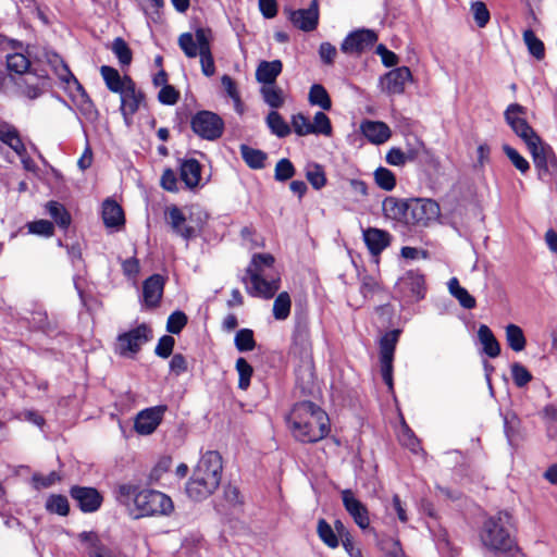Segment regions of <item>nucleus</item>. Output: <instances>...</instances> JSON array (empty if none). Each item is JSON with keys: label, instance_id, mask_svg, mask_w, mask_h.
Wrapping results in <instances>:
<instances>
[{"label": "nucleus", "instance_id": "f257e3e1", "mask_svg": "<svg viewBox=\"0 0 557 557\" xmlns=\"http://www.w3.org/2000/svg\"><path fill=\"white\" fill-rule=\"evenodd\" d=\"M294 437L305 444L317 443L325 438L330 431V418L317 404L304 400L296 403L288 417Z\"/></svg>", "mask_w": 557, "mask_h": 557}, {"label": "nucleus", "instance_id": "f03ea898", "mask_svg": "<svg viewBox=\"0 0 557 557\" xmlns=\"http://www.w3.org/2000/svg\"><path fill=\"white\" fill-rule=\"evenodd\" d=\"M222 470L221 455L215 450L206 451L186 483L188 497L195 502H200L212 495L221 483Z\"/></svg>", "mask_w": 557, "mask_h": 557}, {"label": "nucleus", "instance_id": "7ed1b4c3", "mask_svg": "<svg viewBox=\"0 0 557 557\" xmlns=\"http://www.w3.org/2000/svg\"><path fill=\"white\" fill-rule=\"evenodd\" d=\"M133 498L136 518L149 516H168L173 509L172 499L162 492L154 490H139L137 485L122 484L117 488V499L122 504H128Z\"/></svg>", "mask_w": 557, "mask_h": 557}, {"label": "nucleus", "instance_id": "20e7f679", "mask_svg": "<svg viewBox=\"0 0 557 557\" xmlns=\"http://www.w3.org/2000/svg\"><path fill=\"white\" fill-rule=\"evenodd\" d=\"M51 88L49 76L45 71L30 70L22 75H7L0 70V91L36 100Z\"/></svg>", "mask_w": 557, "mask_h": 557}, {"label": "nucleus", "instance_id": "39448f33", "mask_svg": "<svg viewBox=\"0 0 557 557\" xmlns=\"http://www.w3.org/2000/svg\"><path fill=\"white\" fill-rule=\"evenodd\" d=\"M274 257L270 253H255L246 269L243 283L246 292L252 297L271 299L280 289V278H267L265 269L272 268Z\"/></svg>", "mask_w": 557, "mask_h": 557}, {"label": "nucleus", "instance_id": "423d86ee", "mask_svg": "<svg viewBox=\"0 0 557 557\" xmlns=\"http://www.w3.org/2000/svg\"><path fill=\"white\" fill-rule=\"evenodd\" d=\"M510 520L511 516L507 511H498L488 517L480 530V540L483 546L492 552L503 554L512 550L517 544L507 529Z\"/></svg>", "mask_w": 557, "mask_h": 557}, {"label": "nucleus", "instance_id": "0eeeda50", "mask_svg": "<svg viewBox=\"0 0 557 557\" xmlns=\"http://www.w3.org/2000/svg\"><path fill=\"white\" fill-rule=\"evenodd\" d=\"M152 338V330L141 323L135 329L123 332L117 335L114 351L121 357H135L141 349V346Z\"/></svg>", "mask_w": 557, "mask_h": 557}, {"label": "nucleus", "instance_id": "6e6552de", "mask_svg": "<svg viewBox=\"0 0 557 557\" xmlns=\"http://www.w3.org/2000/svg\"><path fill=\"white\" fill-rule=\"evenodd\" d=\"M426 284L424 274L417 270L407 271L398 278L395 294L406 304H413L425 297Z\"/></svg>", "mask_w": 557, "mask_h": 557}, {"label": "nucleus", "instance_id": "1a4fd4ad", "mask_svg": "<svg viewBox=\"0 0 557 557\" xmlns=\"http://www.w3.org/2000/svg\"><path fill=\"white\" fill-rule=\"evenodd\" d=\"M290 352L300 359H308L312 354L310 320L307 313L295 314V325L292 334Z\"/></svg>", "mask_w": 557, "mask_h": 557}, {"label": "nucleus", "instance_id": "9d476101", "mask_svg": "<svg viewBox=\"0 0 557 557\" xmlns=\"http://www.w3.org/2000/svg\"><path fill=\"white\" fill-rule=\"evenodd\" d=\"M190 126L200 138L215 140L223 134L224 121L216 113L202 110L193 115Z\"/></svg>", "mask_w": 557, "mask_h": 557}, {"label": "nucleus", "instance_id": "9b49d317", "mask_svg": "<svg viewBox=\"0 0 557 557\" xmlns=\"http://www.w3.org/2000/svg\"><path fill=\"white\" fill-rule=\"evenodd\" d=\"M408 226L426 227L441 215L440 205L432 199L410 198Z\"/></svg>", "mask_w": 557, "mask_h": 557}, {"label": "nucleus", "instance_id": "f8f14e48", "mask_svg": "<svg viewBox=\"0 0 557 557\" xmlns=\"http://www.w3.org/2000/svg\"><path fill=\"white\" fill-rule=\"evenodd\" d=\"M400 333V330L395 329L386 332L380 339L381 374L389 389H393V361Z\"/></svg>", "mask_w": 557, "mask_h": 557}, {"label": "nucleus", "instance_id": "ddd939ff", "mask_svg": "<svg viewBox=\"0 0 557 557\" xmlns=\"http://www.w3.org/2000/svg\"><path fill=\"white\" fill-rule=\"evenodd\" d=\"M524 112V108L518 103L510 104L505 111V119L512 131L519 136L528 147L531 143L540 144V136L529 125L525 119L519 116Z\"/></svg>", "mask_w": 557, "mask_h": 557}, {"label": "nucleus", "instance_id": "4468645a", "mask_svg": "<svg viewBox=\"0 0 557 557\" xmlns=\"http://www.w3.org/2000/svg\"><path fill=\"white\" fill-rule=\"evenodd\" d=\"M165 218L172 232L187 243L195 239L201 232V228L193 225L191 219L188 220L182 209L175 205L166 208Z\"/></svg>", "mask_w": 557, "mask_h": 557}, {"label": "nucleus", "instance_id": "2eb2a0df", "mask_svg": "<svg viewBox=\"0 0 557 557\" xmlns=\"http://www.w3.org/2000/svg\"><path fill=\"white\" fill-rule=\"evenodd\" d=\"M377 40V35L371 29H357L350 32L341 45L342 52L351 55H360L370 49Z\"/></svg>", "mask_w": 557, "mask_h": 557}, {"label": "nucleus", "instance_id": "dca6fc26", "mask_svg": "<svg viewBox=\"0 0 557 557\" xmlns=\"http://www.w3.org/2000/svg\"><path fill=\"white\" fill-rule=\"evenodd\" d=\"M343 506L354 522L361 529L367 530L370 527V512L368 507L356 497L350 488L341 492Z\"/></svg>", "mask_w": 557, "mask_h": 557}, {"label": "nucleus", "instance_id": "f3484780", "mask_svg": "<svg viewBox=\"0 0 557 557\" xmlns=\"http://www.w3.org/2000/svg\"><path fill=\"white\" fill-rule=\"evenodd\" d=\"M126 86L119 92L121 98L120 111L127 122L145 101V94L136 87L131 76H126Z\"/></svg>", "mask_w": 557, "mask_h": 557}, {"label": "nucleus", "instance_id": "a211bd4d", "mask_svg": "<svg viewBox=\"0 0 557 557\" xmlns=\"http://www.w3.org/2000/svg\"><path fill=\"white\" fill-rule=\"evenodd\" d=\"M168 407L159 405L139 411L135 418L134 429L140 435H150L162 422Z\"/></svg>", "mask_w": 557, "mask_h": 557}, {"label": "nucleus", "instance_id": "6ab92c4d", "mask_svg": "<svg viewBox=\"0 0 557 557\" xmlns=\"http://www.w3.org/2000/svg\"><path fill=\"white\" fill-rule=\"evenodd\" d=\"M71 497L85 513L97 511L103 502L100 492L95 487L74 485L70 488Z\"/></svg>", "mask_w": 557, "mask_h": 557}, {"label": "nucleus", "instance_id": "aec40b11", "mask_svg": "<svg viewBox=\"0 0 557 557\" xmlns=\"http://www.w3.org/2000/svg\"><path fill=\"white\" fill-rule=\"evenodd\" d=\"M199 44V57L202 74L211 77L215 73L214 59L211 51L212 30L210 28L198 27L195 30Z\"/></svg>", "mask_w": 557, "mask_h": 557}, {"label": "nucleus", "instance_id": "412c9836", "mask_svg": "<svg viewBox=\"0 0 557 557\" xmlns=\"http://www.w3.org/2000/svg\"><path fill=\"white\" fill-rule=\"evenodd\" d=\"M412 73L408 66H399L391 70L380 82L382 88L389 95H401L405 92L407 83L412 82Z\"/></svg>", "mask_w": 557, "mask_h": 557}, {"label": "nucleus", "instance_id": "4be33fe9", "mask_svg": "<svg viewBox=\"0 0 557 557\" xmlns=\"http://www.w3.org/2000/svg\"><path fill=\"white\" fill-rule=\"evenodd\" d=\"M288 20L302 32H312L319 24V1L312 0L309 8L289 10Z\"/></svg>", "mask_w": 557, "mask_h": 557}, {"label": "nucleus", "instance_id": "5701e85b", "mask_svg": "<svg viewBox=\"0 0 557 557\" xmlns=\"http://www.w3.org/2000/svg\"><path fill=\"white\" fill-rule=\"evenodd\" d=\"M530 153L532 156L535 169L537 171V176L541 181L547 182L555 169V163L549 161L550 149L545 147L540 140V144L531 143V146L528 147Z\"/></svg>", "mask_w": 557, "mask_h": 557}, {"label": "nucleus", "instance_id": "b1692460", "mask_svg": "<svg viewBox=\"0 0 557 557\" xmlns=\"http://www.w3.org/2000/svg\"><path fill=\"white\" fill-rule=\"evenodd\" d=\"M409 199L387 196L382 202V211L385 219L401 223L408 226L409 219Z\"/></svg>", "mask_w": 557, "mask_h": 557}, {"label": "nucleus", "instance_id": "393cba45", "mask_svg": "<svg viewBox=\"0 0 557 557\" xmlns=\"http://www.w3.org/2000/svg\"><path fill=\"white\" fill-rule=\"evenodd\" d=\"M165 285V278L160 274H152L143 283V301L147 308L159 307Z\"/></svg>", "mask_w": 557, "mask_h": 557}, {"label": "nucleus", "instance_id": "a878e982", "mask_svg": "<svg viewBox=\"0 0 557 557\" xmlns=\"http://www.w3.org/2000/svg\"><path fill=\"white\" fill-rule=\"evenodd\" d=\"M88 557H119L115 555L94 531H84L78 534Z\"/></svg>", "mask_w": 557, "mask_h": 557}, {"label": "nucleus", "instance_id": "bb28decb", "mask_svg": "<svg viewBox=\"0 0 557 557\" xmlns=\"http://www.w3.org/2000/svg\"><path fill=\"white\" fill-rule=\"evenodd\" d=\"M391 234L387 231L369 227L363 231V240L372 256H379L391 244Z\"/></svg>", "mask_w": 557, "mask_h": 557}, {"label": "nucleus", "instance_id": "cd10ccee", "mask_svg": "<svg viewBox=\"0 0 557 557\" xmlns=\"http://www.w3.org/2000/svg\"><path fill=\"white\" fill-rule=\"evenodd\" d=\"M202 166L194 158L180 160V178L188 189L199 186Z\"/></svg>", "mask_w": 557, "mask_h": 557}, {"label": "nucleus", "instance_id": "c85d7f7f", "mask_svg": "<svg viewBox=\"0 0 557 557\" xmlns=\"http://www.w3.org/2000/svg\"><path fill=\"white\" fill-rule=\"evenodd\" d=\"M360 129L364 137L374 145H382L392 136L389 126L380 121H364L361 123Z\"/></svg>", "mask_w": 557, "mask_h": 557}, {"label": "nucleus", "instance_id": "c756f323", "mask_svg": "<svg viewBox=\"0 0 557 557\" xmlns=\"http://www.w3.org/2000/svg\"><path fill=\"white\" fill-rule=\"evenodd\" d=\"M244 497L237 486L228 484L223 490L222 499L215 503V509L220 513L227 515L234 510H240Z\"/></svg>", "mask_w": 557, "mask_h": 557}, {"label": "nucleus", "instance_id": "7c9ffc66", "mask_svg": "<svg viewBox=\"0 0 557 557\" xmlns=\"http://www.w3.org/2000/svg\"><path fill=\"white\" fill-rule=\"evenodd\" d=\"M102 220L110 228L123 226L125 216L122 207L113 199H106L102 203Z\"/></svg>", "mask_w": 557, "mask_h": 557}, {"label": "nucleus", "instance_id": "2f4dec72", "mask_svg": "<svg viewBox=\"0 0 557 557\" xmlns=\"http://www.w3.org/2000/svg\"><path fill=\"white\" fill-rule=\"evenodd\" d=\"M282 70L283 63L281 60L261 61L256 70V79L262 85L275 84Z\"/></svg>", "mask_w": 557, "mask_h": 557}, {"label": "nucleus", "instance_id": "473e14b6", "mask_svg": "<svg viewBox=\"0 0 557 557\" xmlns=\"http://www.w3.org/2000/svg\"><path fill=\"white\" fill-rule=\"evenodd\" d=\"M53 67L54 73L58 75V77L66 83L70 84L71 82L76 85V88L79 92V100L78 102H85L87 99H90L89 95L86 92L82 84L77 81V78L73 75L67 64L60 59L58 55H54Z\"/></svg>", "mask_w": 557, "mask_h": 557}, {"label": "nucleus", "instance_id": "72a5a7b5", "mask_svg": "<svg viewBox=\"0 0 557 557\" xmlns=\"http://www.w3.org/2000/svg\"><path fill=\"white\" fill-rule=\"evenodd\" d=\"M478 337L482 345L483 354L490 358H496L500 355V345L487 325H480L478 330Z\"/></svg>", "mask_w": 557, "mask_h": 557}, {"label": "nucleus", "instance_id": "f704fd0d", "mask_svg": "<svg viewBox=\"0 0 557 557\" xmlns=\"http://www.w3.org/2000/svg\"><path fill=\"white\" fill-rule=\"evenodd\" d=\"M100 73L110 91L119 94L126 86L125 82L127 75L122 77L116 69L109 65H102L100 67Z\"/></svg>", "mask_w": 557, "mask_h": 557}, {"label": "nucleus", "instance_id": "c9c22d12", "mask_svg": "<svg viewBox=\"0 0 557 557\" xmlns=\"http://www.w3.org/2000/svg\"><path fill=\"white\" fill-rule=\"evenodd\" d=\"M7 75H22L30 71L29 59L21 52H13L7 54Z\"/></svg>", "mask_w": 557, "mask_h": 557}, {"label": "nucleus", "instance_id": "e433bc0d", "mask_svg": "<svg viewBox=\"0 0 557 557\" xmlns=\"http://www.w3.org/2000/svg\"><path fill=\"white\" fill-rule=\"evenodd\" d=\"M447 285L449 293L459 301L461 307L465 309L475 308V298L465 287L460 286L457 277H451Z\"/></svg>", "mask_w": 557, "mask_h": 557}, {"label": "nucleus", "instance_id": "4c0bfd02", "mask_svg": "<svg viewBox=\"0 0 557 557\" xmlns=\"http://www.w3.org/2000/svg\"><path fill=\"white\" fill-rule=\"evenodd\" d=\"M308 101L311 106L320 107L322 110L329 111L332 108L331 97L321 84H313L310 87Z\"/></svg>", "mask_w": 557, "mask_h": 557}, {"label": "nucleus", "instance_id": "58836bf2", "mask_svg": "<svg viewBox=\"0 0 557 557\" xmlns=\"http://www.w3.org/2000/svg\"><path fill=\"white\" fill-rule=\"evenodd\" d=\"M240 154L250 169L259 170L265 166L267 153L262 150L242 145Z\"/></svg>", "mask_w": 557, "mask_h": 557}, {"label": "nucleus", "instance_id": "ea45409f", "mask_svg": "<svg viewBox=\"0 0 557 557\" xmlns=\"http://www.w3.org/2000/svg\"><path fill=\"white\" fill-rule=\"evenodd\" d=\"M267 125L271 133L278 138L287 137L292 133V128L283 116L275 110L271 111L267 119Z\"/></svg>", "mask_w": 557, "mask_h": 557}, {"label": "nucleus", "instance_id": "a19ab883", "mask_svg": "<svg viewBox=\"0 0 557 557\" xmlns=\"http://www.w3.org/2000/svg\"><path fill=\"white\" fill-rule=\"evenodd\" d=\"M46 210L61 228H67L70 226L71 214L62 203L51 200L47 202Z\"/></svg>", "mask_w": 557, "mask_h": 557}, {"label": "nucleus", "instance_id": "79ce46f5", "mask_svg": "<svg viewBox=\"0 0 557 557\" xmlns=\"http://www.w3.org/2000/svg\"><path fill=\"white\" fill-rule=\"evenodd\" d=\"M260 92L263 101L272 109H278L284 104L283 90L276 84L262 85Z\"/></svg>", "mask_w": 557, "mask_h": 557}, {"label": "nucleus", "instance_id": "37998d69", "mask_svg": "<svg viewBox=\"0 0 557 557\" xmlns=\"http://www.w3.org/2000/svg\"><path fill=\"white\" fill-rule=\"evenodd\" d=\"M506 341L513 351H522L525 348L527 341L523 331L516 324L506 326Z\"/></svg>", "mask_w": 557, "mask_h": 557}, {"label": "nucleus", "instance_id": "c03bdc74", "mask_svg": "<svg viewBox=\"0 0 557 557\" xmlns=\"http://www.w3.org/2000/svg\"><path fill=\"white\" fill-rule=\"evenodd\" d=\"M292 300L287 292L280 293L273 302V317L283 321L286 320L290 313Z\"/></svg>", "mask_w": 557, "mask_h": 557}, {"label": "nucleus", "instance_id": "a18cd8bd", "mask_svg": "<svg viewBox=\"0 0 557 557\" xmlns=\"http://www.w3.org/2000/svg\"><path fill=\"white\" fill-rule=\"evenodd\" d=\"M523 41L528 47L529 52L536 59L543 60L545 58V47L543 41L536 37L532 29L523 32Z\"/></svg>", "mask_w": 557, "mask_h": 557}, {"label": "nucleus", "instance_id": "49530a36", "mask_svg": "<svg viewBox=\"0 0 557 557\" xmlns=\"http://www.w3.org/2000/svg\"><path fill=\"white\" fill-rule=\"evenodd\" d=\"M324 135L332 136L333 127L330 117L322 111H319L313 116V122L310 126V135Z\"/></svg>", "mask_w": 557, "mask_h": 557}, {"label": "nucleus", "instance_id": "de8ad7c7", "mask_svg": "<svg viewBox=\"0 0 557 557\" xmlns=\"http://www.w3.org/2000/svg\"><path fill=\"white\" fill-rule=\"evenodd\" d=\"M375 184L385 191H392L396 187V176L387 168L380 166L373 173Z\"/></svg>", "mask_w": 557, "mask_h": 557}, {"label": "nucleus", "instance_id": "09e8293b", "mask_svg": "<svg viewBox=\"0 0 557 557\" xmlns=\"http://www.w3.org/2000/svg\"><path fill=\"white\" fill-rule=\"evenodd\" d=\"M317 533L320 540L331 548L338 546V537L331 524L323 518L318 520Z\"/></svg>", "mask_w": 557, "mask_h": 557}, {"label": "nucleus", "instance_id": "8fccbe9b", "mask_svg": "<svg viewBox=\"0 0 557 557\" xmlns=\"http://www.w3.org/2000/svg\"><path fill=\"white\" fill-rule=\"evenodd\" d=\"M46 509L51 513L67 516L70 512L69 500L64 495L52 494L46 502Z\"/></svg>", "mask_w": 557, "mask_h": 557}, {"label": "nucleus", "instance_id": "3c124183", "mask_svg": "<svg viewBox=\"0 0 557 557\" xmlns=\"http://www.w3.org/2000/svg\"><path fill=\"white\" fill-rule=\"evenodd\" d=\"M306 178L317 190L321 189L326 184L325 172L323 168L318 163H312L307 166Z\"/></svg>", "mask_w": 557, "mask_h": 557}, {"label": "nucleus", "instance_id": "603ef678", "mask_svg": "<svg viewBox=\"0 0 557 557\" xmlns=\"http://www.w3.org/2000/svg\"><path fill=\"white\" fill-rule=\"evenodd\" d=\"M235 347L238 351H251L256 347V341L253 337V332L250 329H240L237 331L234 338Z\"/></svg>", "mask_w": 557, "mask_h": 557}, {"label": "nucleus", "instance_id": "864d4df0", "mask_svg": "<svg viewBox=\"0 0 557 557\" xmlns=\"http://www.w3.org/2000/svg\"><path fill=\"white\" fill-rule=\"evenodd\" d=\"M112 52L117 58L121 65H129L133 60V53L127 42L121 38L116 37L112 42Z\"/></svg>", "mask_w": 557, "mask_h": 557}, {"label": "nucleus", "instance_id": "5fc2aeb1", "mask_svg": "<svg viewBox=\"0 0 557 557\" xmlns=\"http://www.w3.org/2000/svg\"><path fill=\"white\" fill-rule=\"evenodd\" d=\"M178 46L187 58L199 55V44L191 33H183L178 37Z\"/></svg>", "mask_w": 557, "mask_h": 557}, {"label": "nucleus", "instance_id": "6e6d98bb", "mask_svg": "<svg viewBox=\"0 0 557 557\" xmlns=\"http://www.w3.org/2000/svg\"><path fill=\"white\" fill-rule=\"evenodd\" d=\"M236 370L238 372V388L246 391L250 385L253 369L250 363L243 357L236 360Z\"/></svg>", "mask_w": 557, "mask_h": 557}, {"label": "nucleus", "instance_id": "4d7b16f0", "mask_svg": "<svg viewBox=\"0 0 557 557\" xmlns=\"http://www.w3.org/2000/svg\"><path fill=\"white\" fill-rule=\"evenodd\" d=\"M295 174H296V169L289 159L283 158L276 162L275 169H274L275 181L286 182V181L290 180Z\"/></svg>", "mask_w": 557, "mask_h": 557}, {"label": "nucleus", "instance_id": "13d9d810", "mask_svg": "<svg viewBox=\"0 0 557 557\" xmlns=\"http://www.w3.org/2000/svg\"><path fill=\"white\" fill-rule=\"evenodd\" d=\"M188 318L185 312L176 310L172 312L166 321V331L171 334H180L186 326Z\"/></svg>", "mask_w": 557, "mask_h": 557}, {"label": "nucleus", "instance_id": "bf43d9fd", "mask_svg": "<svg viewBox=\"0 0 557 557\" xmlns=\"http://www.w3.org/2000/svg\"><path fill=\"white\" fill-rule=\"evenodd\" d=\"M510 372L512 381L517 387H524L532 380L531 372L519 362L511 364Z\"/></svg>", "mask_w": 557, "mask_h": 557}, {"label": "nucleus", "instance_id": "052dcab7", "mask_svg": "<svg viewBox=\"0 0 557 557\" xmlns=\"http://www.w3.org/2000/svg\"><path fill=\"white\" fill-rule=\"evenodd\" d=\"M471 12L473 14V18L475 24L483 28L490 22L491 15L486 4L482 1H474L471 4Z\"/></svg>", "mask_w": 557, "mask_h": 557}, {"label": "nucleus", "instance_id": "680f3d73", "mask_svg": "<svg viewBox=\"0 0 557 557\" xmlns=\"http://www.w3.org/2000/svg\"><path fill=\"white\" fill-rule=\"evenodd\" d=\"M504 152L507 158L511 161L517 170H519L522 174L527 173L530 170L529 161L522 157L515 148L505 145Z\"/></svg>", "mask_w": 557, "mask_h": 557}, {"label": "nucleus", "instance_id": "e2e57ef3", "mask_svg": "<svg viewBox=\"0 0 557 557\" xmlns=\"http://www.w3.org/2000/svg\"><path fill=\"white\" fill-rule=\"evenodd\" d=\"M292 129L298 136H307L310 135V120L302 113H297L292 116Z\"/></svg>", "mask_w": 557, "mask_h": 557}, {"label": "nucleus", "instance_id": "0e129e2a", "mask_svg": "<svg viewBox=\"0 0 557 557\" xmlns=\"http://www.w3.org/2000/svg\"><path fill=\"white\" fill-rule=\"evenodd\" d=\"M28 232L36 235L50 237L54 233L53 223L48 220H38L27 224Z\"/></svg>", "mask_w": 557, "mask_h": 557}, {"label": "nucleus", "instance_id": "69168bd1", "mask_svg": "<svg viewBox=\"0 0 557 557\" xmlns=\"http://www.w3.org/2000/svg\"><path fill=\"white\" fill-rule=\"evenodd\" d=\"M175 345V339L171 335H163L159 338L158 344L154 348V352L158 357L166 359L169 358Z\"/></svg>", "mask_w": 557, "mask_h": 557}, {"label": "nucleus", "instance_id": "338daca9", "mask_svg": "<svg viewBox=\"0 0 557 557\" xmlns=\"http://www.w3.org/2000/svg\"><path fill=\"white\" fill-rule=\"evenodd\" d=\"M32 479H33L34 486L37 490H40V488H48V487L52 486L53 484H55L57 482H59L61 480V476L59 475L58 472L51 471L47 475L35 473Z\"/></svg>", "mask_w": 557, "mask_h": 557}, {"label": "nucleus", "instance_id": "774afa93", "mask_svg": "<svg viewBox=\"0 0 557 557\" xmlns=\"http://www.w3.org/2000/svg\"><path fill=\"white\" fill-rule=\"evenodd\" d=\"M158 100L165 106H173L180 100V91L172 85L163 86L159 94Z\"/></svg>", "mask_w": 557, "mask_h": 557}]
</instances>
